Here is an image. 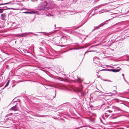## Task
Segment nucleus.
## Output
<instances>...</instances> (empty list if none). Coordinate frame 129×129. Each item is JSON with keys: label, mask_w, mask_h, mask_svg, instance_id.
Here are the masks:
<instances>
[{"label": "nucleus", "mask_w": 129, "mask_h": 129, "mask_svg": "<svg viewBox=\"0 0 129 129\" xmlns=\"http://www.w3.org/2000/svg\"><path fill=\"white\" fill-rule=\"evenodd\" d=\"M19 105L16 104V105L14 106L11 108L9 109V110H13L14 111H18L19 110Z\"/></svg>", "instance_id": "nucleus-1"}, {"label": "nucleus", "mask_w": 129, "mask_h": 129, "mask_svg": "<svg viewBox=\"0 0 129 129\" xmlns=\"http://www.w3.org/2000/svg\"><path fill=\"white\" fill-rule=\"evenodd\" d=\"M33 34L35 36H36L38 35L35 34H33L32 32H28V33H23L22 34H21V35H19L18 36L19 37H24L28 35H29V34Z\"/></svg>", "instance_id": "nucleus-2"}, {"label": "nucleus", "mask_w": 129, "mask_h": 129, "mask_svg": "<svg viewBox=\"0 0 129 129\" xmlns=\"http://www.w3.org/2000/svg\"><path fill=\"white\" fill-rule=\"evenodd\" d=\"M47 2L46 1H44L39 5V6L40 7H44L47 5Z\"/></svg>", "instance_id": "nucleus-3"}, {"label": "nucleus", "mask_w": 129, "mask_h": 129, "mask_svg": "<svg viewBox=\"0 0 129 129\" xmlns=\"http://www.w3.org/2000/svg\"><path fill=\"white\" fill-rule=\"evenodd\" d=\"M78 92H79L81 95L85 96L86 94L85 91H82L81 90L79 89L78 90Z\"/></svg>", "instance_id": "nucleus-4"}, {"label": "nucleus", "mask_w": 129, "mask_h": 129, "mask_svg": "<svg viewBox=\"0 0 129 129\" xmlns=\"http://www.w3.org/2000/svg\"><path fill=\"white\" fill-rule=\"evenodd\" d=\"M121 69H108V71H112L113 72H119V71L120 70H121Z\"/></svg>", "instance_id": "nucleus-5"}, {"label": "nucleus", "mask_w": 129, "mask_h": 129, "mask_svg": "<svg viewBox=\"0 0 129 129\" xmlns=\"http://www.w3.org/2000/svg\"><path fill=\"white\" fill-rule=\"evenodd\" d=\"M110 20V19H109V20H106L105 21V22L102 23H101V24H100L96 28V29H98V28H99V27H101L102 26H103V25H104L105 24H106V23L108 21Z\"/></svg>", "instance_id": "nucleus-6"}, {"label": "nucleus", "mask_w": 129, "mask_h": 129, "mask_svg": "<svg viewBox=\"0 0 129 129\" xmlns=\"http://www.w3.org/2000/svg\"><path fill=\"white\" fill-rule=\"evenodd\" d=\"M112 112V111H110V110H108L106 111V113H105V115L106 117H108L109 116V115L107 113L108 112H109V113H111Z\"/></svg>", "instance_id": "nucleus-7"}, {"label": "nucleus", "mask_w": 129, "mask_h": 129, "mask_svg": "<svg viewBox=\"0 0 129 129\" xmlns=\"http://www.w3.org/2000/svg\"><path fill=\"white\" fill-rule=\"evenodd\" d=\"M77 82L79 83L81 82L83 80V79L77 77Z\"/></svg>", "instance_id": "nucleus-8"}, {"label": "nucleus", "mask_w": 129, "mask_h": 129, "mask_svg": "<svg viewBox=\"0 0 129 129\" xmlns=\"http://www.w3.org/2000/svg\"><path fill=\"white\" fill-rule=\"evenodd\" d=\"M1 16L2 17V20H3L5 18L6 15L5 14H3L1 15Z\"/></svg>", "instance_id": "nucleus-9"}, {"label": "nucleus", "mask_w": 129, "mask_h": 129, "mask_svg": "<svg viewBox=\"0 0 129 129\" xmlns=\"http://www.w3.org/2000/svg\"><path fill=\"white\" fill-rule=\"evenodd\" d=\"M83 88V87L82 86H81L78 89L77 92H78V90L79 89L81 90V91Z\"/></svg>", "instance_id": "nucleus-10"}, {"label": "nucleus", "mask_w": 129, "mask_h": 129, "mask_svg": "<svg viewBox=\"0 0 129 129\" xmlns=\"http://www.w3.org/2000/svg\"><path fill=\"white\" fill-rule=\"evenodd\" d=\"M84 48V47H82L80 46L78 47H77L76 48H75V49H76L78 50V49H81L82 48Z\"/></svg>", "instance_id": "nucleus-11"}, {"label": "nucleus", "mask_w": 129, "mask_h": 129, "mask_svg": "<svg viewBox=\"0 0 129 129\" xmlns=\"http://www.w3.org/2000/svg\"><path fill=\"white\" fill-rule=\"evenodd\" d=\"M88 52H96V51L95 50H92V51H87L85 52V53L84 55H85V54L86 53Z\"/></svg>", "instance_id": "nucleus-12"}, {"label": "nucleus", "mask_w": 129, "mask_h": 129, "mask_svg": "<svg viewBox=\"0 0 129 129\" xmlns=\"http://www.w3.org/2000/svg\"><path fill=\"white\" fill-rule=\"evenodd\" d=\"M9 80H8V81L6 85H5V87H6L9 84Z\"/></svg>", "instance_id": "nucleus-13"}, {"label": "nucleus", "mask_w": 129, "mask_h": 129, "mask_svg": "<svg viewBox=\"0 0 129 129\" xmlns=\"http://www.w3.org/2000/svg\"><path fill=\"white\" fill-rule=\"evenodd\" d=\"M97 46V45H93V46H91L90 48H93V47H94V48L93 49H94V50H95L96 49V48L95 47Z\"/></svg>", "instance_id": "nucleus-14"}, {"label": "nucleus", "mask_w": 129, "mask_h": 129, "mask_svg": "<svg viewBox=\"0 0 129 129\" xmlns=\"http://www.w3.org/2000/svg\"><path fill=\"white\" fill-rule=\"evenodd\" d=\"M109 11V10H104V9H103L101 11H103V12H108Z\"/></svg>", "instance_id": "nucleus-15"}, {"label": "nucleus", "mask_w": 129, "mask_h": 129, "mask_svg": "<svg viewBox=\"0 0 129 129\" xmlns=\"http://www.w3.org/2000/svg\"><path fill=\"white\" fill-rule=\"evenodd\" d=\"M46 116V115H41L39 116V117H45Z\"/></svg>", "instance_id": "nucleus-16"}, {"label": "nucleus", "mask_w": 129, "mask_h": 129, "mask_svg": "<svg viewBox=\"0 0 129 129\" xmlns=\"http://www.w3.org/2000/svg\"><path fill=\"white\" fill-rule=\"evenodd\" d=\"M8 3H4V4H0V5L7 4H8Z\"/></svg>", "instance_id": "nucleus-17"}, {"label": "nucleus", "mask_w": 129, "mask_h": 129, "mask_svg": "<svg viewBox=\"0 0 129 129\" xmlns=\"http://www.w3.org/2000/svg\"><path fill=\"white\" fill-rule=\"evenodd\" d=\"M37 33H46L47 34H48L47 33H46L44 32H37Z\"/></svg>", "instance_id": "nucleus-18"}, {"label": "nucleus", "mask_w": 129, "mask_h": 129, "mask_svg": "<svg viewBox=\"0 0 129 129\" xmlns=\"http://www.w3.org/2000/svg\"><path fill=\"white\" fill-rule=\"evenodd\" d=\"M3 10L2 9H0V13H2L3 12Z\"/></svg>", "instance_id": "nucleus-19"}, {"label": "nucleus", "mask_w": 129, "mask_h": 129, "mask_svg": "<svg viewBox=\"0 0 129 129\" xmlns=\"http://www.w3.org/2000/svg\"><path fill=\"white\" fill-rule=\"evenodd\" d=\"M29 12H24L23 13H26V14H29Z\"/></svg>", "instance_id": "nucleus-20"}, {"label": "nucleus", "mask_w": 129, "mask_h": 129, "mask_svg": "<svg viewBox=\"0 0 129 129\" xmlns=\"http://www.w3.org/2000/svg\"><path fill=\"white\" fill-rule=\"evenodd\" d=\"M13 114L12 113H9V114H8L7 116H9L10 115H13Z\"/></svg>", "instance_id": "nucleus-21"}, {"label": "nucleus", "mask_w": 129, "mask_h": 129, "mask_svg": "<svg viewBox=\"0 0 129 129\" xmlns=\"http://www.w3.org/2000/svg\"><path fill=\"white\" fill-rule=\"evenodd\" d=\"M124 80L126 82H127V81L125 80V78H124H124H123Z\"/></svg>", "instance_id": "nucleus-22"}, {"label": "nucleus", "mask_w": 129, "mask_h": 129, "mask_svg": "<svg viewBox=\"0 0 129 129\" xmlns=\"http://www.w3.org/2000/svg\"><path fill=\"white\" fill-rule=\"evenodd\" d=\"M96 58H95V57H94V58H93V61L94 62V61H95V60H96Z\"/></svg>", "instance_id": "nucleus-23"}, {"label": "nucleus", "mask_w": 129, "mask_h": 129, "mask_svg": "<svg viewBox=\"0 0 129 129\" xmlns=\"http://www.w3.org/2000/svg\"><path fill=\"white\" fill-rule=\"evenodd\" d=\"M116 129H124V128H116Z\"/></svg>", "instance_id": "nucleus-24"}, {"label": "nucleus", "mask_w": 129, "mask_h": 129, "mask_svg": "<svg viewBox=\"0 0 129 129\" xmlns=\"http://www.w3.org/2000/svg\"><path fill=\"white\" fill-rule=\"evenodd\" d=\"M65 38H66V37H62V38H61V39H62H62H64Z\"/></svg>", "instance_id": "nucleus-25"}, {"label": "nucleus", "mask_w": 129, "mask_h": 129, "mask_svg": "<svg viewBox=\"0 0 129 129\" xmlns=\"http://www.w3.org/2000/svg\"><path fill=\"white\" fill-rule=\"evenodd\" d=\"M122 76H123V78H124V74H122Z\"/></svg>", "instance_id": "nucleus-26"}, {"label": "nucleus", "mask_w": 129, "mask_h": 129, "mask_svg": "<svg viewBox=\"0 0 129 129\" xmlns=\"http://www.w3.org/2000/svg\"><path fill=\"white\" fill-rule=\"evenodd\" d=\"M35 117H39V116L37 115H35Z\"/></svg>", "instance_id": "nucleus-27"}, {"label": "nucleus", "mask_w": 129, "mask_h": 129, "mask_svg": "<svg viewBox=\"0 0 129 129\" xmlns=\"http://www.w3.org/2000/svg\"><path fill=\"white\" fill-rule=\"evenodd\" d=\"M56 93H55V95L54 96H53V98L52 99H53L55 97V96H56Z\"/></svg>", "instance_id": "nucleus-28"}, {"label": "nucleus", "mask_w": 129, "mask_h": 129, "mask_svg": "<svg viewBox=\"0 0 129 129\" xmlns=\"http://www.w3.org/2000/svg\"><path fill=\"white\" fill-rule=\"evenodd\" d=\"M29 12V13H32V12Z\"/></svg>", "instance_id": "nucleus-29"}, {"label": "nucleus", "mask_w": 129, "mask_h": 129, "mask_svg": "<svg viewBox=\"0 0 129 129\" xmlns=\"http://www.w3.org/2000/svg\"><path fill=\"white\" fill-rule=\"evenodd\" d=\"M113 92H114V91H115V92H115V93H116V90H113Z\"/></svg>", "instance_id": "nucleus-30"}, {"label": "nucleus", "mask_w": 129, "mask_h": 129, "mask_svg": "<svg viewBox=\"0 0 129 129\" xmlns=\"http://www.w3.org/2000/svg\"><path fill=\"white\" fill-rule=\"evenodd\" d=\"M128 84V85H129V83L127 81V82H126Z\"/></svg>", "instance_id": "nucleus-31"}, {"label": "nucleus", "mask_w": 129, "mask_h": 129, "mask_svg": "<svg viewBox=\"0 0 129 129\" xmlns=\"http://www.w3.org/2000/svg\"><path fill=\"white\" fill-rule=\"evenodd\" d=\"M110 94H111V95H112V93L111 92H110Z\"/></svg>", "instance_id": "nucleus-32"}, {"label": "nucleus", "mask_w": 129, "mask_h": 129, "mask_svg": "<svg viewBox=\"0 0 129 129\" xmlns=\"http://www.w3.org/2000/svg\"><path fill=\"white\" fill-rule=\"evenodd\" d=\"M92 129H96V128H92Z\"/></svg>", "instance_id": "nucleus-33"}, {"label": "nucleus", "mask_w": 129, "mask_h": 129, "mask_svg": "<svg viewBox=\"0 0 129 129\" xmlns=\"http://www.w3.org/2000/svg\"><path fill=\"white\" fill-rule=\"evenodd\" d=\"M104 80V81H107V80Z\"/></svg>", "instance_id": "nucleus-34"}, {"label": "nucleus", "mask_w": 129, "mask_h": 129, "mask_svg": "<svg viewBox=\"0 0 129 129\" xmlns=\"http://www.w3.org/2000/svg\"><path fill=\"white\" fill-rule=\"evenodd\" d=\"M50 15V16H51L52 15Z\"/></svg>", "instance_id": "nucleus-35"}, {"label": "nucleus", "mask_w": 129, "mask_h": 129, "mask_svg": "<svg viewBox=\"0 0 129 129\" xmlns=\"http://www.w3.org/2000/svg\"><path fill=\"white\" fill-rule=\"evenodd\" d=\"M97 73L98 74V72H97Z\"/></svg>", "instance_id": "nucleus-36"}]
</instances>
